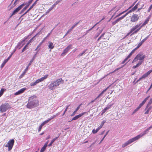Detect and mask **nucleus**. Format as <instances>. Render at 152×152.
<instances>
[{
  "instance_id": "f257e3e1",
  "label": "nucleus",
  "mask_w": 152,
  "mask_h": 152,
  "mask_svg": "<svg viewBox=\"0 0 152 152\" xmlns=\"http://www.w3.org/2000/svg\"><path fill=\"white\" fill-rule=\"evenodd\" d=\"M39 104V101L35 95H33L29 98L28 102L27 104V107L29 109H31L37 106Z\"/></svg>"
},
{
  "instance_id": "f03ea898",
  "label": "nucleus",
  "mask_w": 152,
  "mask_h": 152,
  "mask_svg": "<svg viewBox=\"0 0 152 152\" xmlns=\"http://www.w3.org/2000/svg\"><path fill=\"white\" fill-rule=\"evenodd\" d=\"M64 80L61 78L58 79L55 81H53L50 84L49 86V89L51 90H53L55 88L60 84L63 83Z\"/></svg>"
},
{
  "instance_id": "7ed1b4c3",
  "label": "nucleus",
  "mask_w": 152,
  "mask_h": 152,
  "mask_svg": "<svg viewBox=\"0 0 152 152\" xmlns=\"http://www.w3.org/2000/svg\"><path fill=\"white\" fill-rule=\"evenodd\" d=\"M142 136V134H140L136 137H134L132 139H129V140L126 141L125 143L122 145V147L124 148L125 146L128 145L130 144L133 142L135 141L138 140L140 137Z\"/></svg>"
},
{
  "instance_id": "20e7f679",
  "label": "nucleus",
  "mask_w": 152,
  "mask_h": 152,
  "mask_svg": "<svg viewBox=\"0 0 152 152\" xmlns=\"http://www.w3.org/2000/svg\"><path fill=\"white\" fill-rule=\"evenodd\" d=\"M38 51H37L36 53L34 56L33 58L31 59V61H30L29 63L28 66H27L26 69H25L24 72L22 73V74L19 77L20 78H22L23 76L24 75L25 73H26L27 71L28 70V69L29 67V66H30V65H31L32 62L34 61V60L35 58L36 57L37 55V54L38 53Z\"/></svg>"
},
{
  "instance_id": "39448f33",
  "label": "nucleus",
  "mask_w": 152,
  "mask_h": 152,
  "mask_svg": "<svg viewBox=\"0 0 152 152\" xmlns=\"http://www.w3.org/2000/svg\"><path fill=\"white\" fill-rule=\"evenodd\" d=\"M142 53H139L138 54L134 59L132 61V63L136 62L138 60L141 61L138 63L136 65L137 67L139 66L142 63Z\"/></svg>"
},
{
  "instance_id": "423d86ee",
  "label": "nucleus",
  "mask_w": 152,
  "mask_h": 152,
  "mask_svg": "<svg viewBox=\"0 0 152 152\" xmlns=\"http://www.w3.org/2000/svg\"><path fill=\"white\" fill-rule=\"evenodd\" d=\"M142 26V25L140 26L139 25H137L133 27L130 30V33H132L131 36L137 33L140 29Z\"/></svg>"
},
{
  "instance_id": "0eeeda50",
  "label": "nucleus",
  "mask_w": 152,
  "mask_h": 152,
  "mask_svg": "<svg viewBox=\"0 0 152 152\" xmlns=\"http://www.w3.org/2000/svg\"><path fill=\"white\" fill-rule=\"evenodd\" d=\"M14 142L15 140L14 139L10 140L8 141V142L5 143L4 144V145L6 147H8V151H10L12 149Z\"/></svg>"
},
{
  "instance_id": "6e6552de",
  "label": "nucleus",
  "mask_w": 152,
  "mask_h": 152,
  "mask_svg": "<svg viewBox=\"0 0 152 152\" xmlns=\"http://www.w3.org/2000/svg\"><path fill=\"white\" fill-rule=\"evenodd\" d=\"M48 76V75H45L43 77H42L40 78L34 82L31 83V86H34L36 85L37 84L43 81L45 79L47 78Z\"/></svg>"
},
{
  "instance_id": "1a4fd4ad",
  "label": "nucleus",
  "mask_w": 152,
  "mask_h": 152,
  "mask_svg": "<svg viewBox=\"0 0 152 152\" xmlns=\"http://www.w3.org/2000/svg\"><path fill=\"white\" fill-rule=\"evenodd\" d=\"M9 108L10 105L8 104H2L0 107V111L1 113L4 112L6 111Z\"/></svg>"
},
{
  "instance_id": "9d476101",
  "label": "nucleus",
  "mask_w": 152,
  "mask_h": 152,
  "mask_svg": "<svg viewBox=\"0 0 152 152\" xmlns=\"http://www.w3.org/2000/svg\"><path fill=\"white\" fill-rule=\"evenodd\" d=\"M152 103V98L150 100L147 106L146 107V109H147V110L145 113V114H147L148 113L149 111L152 108L151 106L149 107L150 105Z\"/></svg>"
},
{
  "instance_id": "9b49d317",
  "label": "nucleus",
  "mask_w": 152,
  "mask_h": 152,
  "mask_svg": "<svg viewBox=\"0 0 152 152\" xmlns=\"http://www.w3.org/2000/svg\"><path fill=\"white\" fill-rule=\"evenodd\" d=\"M72 46V45L71 44L68 46L63 51V52L61 54V56H65L66 54L68 52L69 50L70 49Z\"/></svg>"
},
{
  "instance_id": "f8f14e48",
  "label": "nucleus",
  "mask_w": 152,
  "mask_h": 152,
  "mask_svg": "<svg viewBox=\"0 0 152 152\" xmlns=\"http://www.w3.org/2000/svg\"><path fill=\"white\" fill-rule=\"evenodd\" d=\"M127 15V13H126L123 16L117 19H116L115 21L113 22L112 23V24L113 25H114L115 24L117 23L119 21L121 20L122 19H123Z\"/></svg>"
},
{
  "instance_id": "ddd939ff",
  "label": "nucleus",
  "mask_w": 152,
  "mask_h": 152,
  "mask_svg": "<svg viewBox=\"0 0 152 152\" xmlns=\"http://www.w3.org/2000/svg\"><path fill=\"white\" fill-rule=\"evenodd\" d=\"M39 0H36L35 2L32 4V5L30 7V8L27 10L23 15V16L26 14L28 13L33 7L37 4V2Z\"/></svg>"
},
{
  "instance_id": "4468645a",
  "label": "nucleus",
  "mask_w": 152,
  "mask_h": 152,
  "mask_svg": "<svg viewBox=\"0 0 152 152\" xmlns=\"http://www.w3.org/2000/svg\"><path fill=\"white\" fill-rule=\"evenodd\" d=\"M27 37L25 38L24 39H23V40L21 42H19L18 44V45L15 47V48H19V49H20V48L23 46V45H22L21 46H20L22 44L23 42H24L27 39Z\"/></svg>"
},
{
  "instance_id": "2eb2a0df",
  "label": "nucleus",
  "mask_w": 152,
  "mask_h": 152,
  "mask_svg": "<svg viewBox=\"0 0 152 152\" xmlns=\"http://www.w3.org/2000/svg\"><path fill=\"white\" fill-rule=\"evenodd\" d=\"M138 20L137 15H133L131 18V21L133 22H135Z\"/></svg>"
},
{
  "instance_id": "dca6fc26",
  "label": "nucleus",
  "mask_w": 152,
  "mask_h": 152,
  "mask_svg": "<svg viewBox=\"0 0 152 152\" xmlns=\"http://www.w3.org/2000/svg\"><path fill=\"white\" fill-rule=\"evenodd\" d=\"M25 89H26L24 88H22L19 91H18L17 92H16L15 93V95H17L20 94H21L23 93Z\"/></svg>"
},
{
  "instance_id": "f3484780",
  "label": "nucleus",
  "mask_w": 152,
  "mask_h": 152,
  "mask_svg": "<svg viewBox=\"0 0 152 152\" xmlns=\"http://www.w3.org/2000/svg\"><path fill=\"white\" fill-rule=\"evenodd\" d=\"M26 4H25L23 3L21 5H20L17 8H16L15 10L18 12L20 10H21L22 7Z\"/></svg>"
},
{
  "instance_id": "a211bd4d",
  "label": "nucleus",
  "mask_w": 152,
  "mask_h": 152,
  "mask_svg": "<svg viewBox=\"0 0 152 152\" xmlns=\"http://www.w3.org/2000/svg\"><path fill=\"white\" fill-rule=\"evenodd\" d=\"M110 86H109L107 87L98 96L96 97L97 99L100 97L101 96H102V95L110 87Z\"/></svg>"
},
{
  "instance_id": "6ab92c4d",
  "label": "nucleus",
  "mask_w": 152,
  "mask_h": 152,
  "mask_svg": "<svg viewBox=\"0 0 152 152\" xmlns=\"http://www.w3.org/2000/svg\"><path fill=\"white\" fill-rule=\"evenodd\" d=\"M142 106V102L139 105V106L137 107L133 112L132 113V114L135 113L136 112H137Z\"/></svg>"
},
{
  "instance_id": "aec40b11",
  "label": "nucleus",
  "mask_w": 152,
  "mask_h": 152,
  "mask_svg": "<svg viewBox=\"0 0 152 152\" xmlns=\"http://www.w3.org/2000/svg\"><path fill=\"white\" fill-rule=\"evenodd\" d=\"M151 15H149L147 18L146 19L145 22L143 23V26L145 25L148 23L150 19L151 18Z\"/></svg>"
},
{
  "instance_id": "412c9836",
  "label": "nucleus",
  "mask_w": 152,
  "mask_h": 152,
  "mask_svg": "<svg viewBox=\"0 0 152 152\" xmlns=\"http://www.w3.org/2000/svg\"><path fill=\"white\" fill-rule=\"evenodd\" d=\"M137 8V4L134 7H133L131 10H129L127 13V14L131 12L132 11H135Z\"/></svg>"
},
{
  "instance_id": "4be33fe9",
  "label": "nucleus",
  "mask_w": 152,
  "mask_h": 152,
  "mask_svg": "<svg viewBox=\"0 0 152 152\" xmlns=\"http://www.w3.org/2000/svg\"><path fill=\"white\" fill-rule=\"evenodd\" d=\"M30 4H31L29 3V2H28L27 4V5L25 7H24L21 10L20 12V13H23L25 10H26Z\"/></svg>"
},
{
  "instance_id": "5701e85b",
  "label": "nucleus",
  "mask_w": 152,
  "mask_h": 152,
  "mask_svg": "<svg viewBox=\"0 0 152 152\" xmlns=\"http://www.w3.org/2000/svg\"><path fill=\"white\" fill-rule=\"evenodd\" d=\"M152 72V69L150 70L143 75V78L147 77Z\"/></svg>"
},
{
  "instance_id": "b1692460",
  "label": "nucleus",
  "mask_w": 152,
  "mask_h": 152,
  "mask_svg": "<svg viewBox=\"0 0 152 152\" xmlns=\"http://www.w3.org/2000/svg\"><path fill=\"white\" fill-rule=\"evenodd\" d=\"M48 43L49 44L48 46L49 48L50 49H53L54 47L53 43L51 42H49Z\"/></svg>"
},
{
  "instance_id": "393cba45",
  "label": "nucleus",
  "mask_w": 152,
  "mask_h": 152,
  "mask_svg": "<svg viewBox=\"0 0 152 152\" xmlns=\"http://www.w3.org/2000/svg\"><path fill=\"white\" fill-rule=\"evenodd\" d=\"M58 137H55V138L53 139L51 141L50 143L48 145V146L49 147H50L52 146V144L53 143V142L58 138Z\"/></svg>"
},
{
  "instance_id": "a878e982",
  "label": "nucleus",
  "mask_w": 152,
  "mask_h": 152,
  "mask_svg": "<svg viewBox=\"0 0 152 152\" xmlns=\"http://www.w3.org/2000/svg\"><path fill=\"white\" fill-rule=\"evenodd\" d=\"M101 128L100 127V126H99L96 130H95L94 129H93L92 130L93 133V134L96 133Z\"/></svg>"
},
{
  "instance_id": "bb28decb",
  "label": "nucleus",
  "mask_w": 152,
  "mask_h": 152,
  "mask_svg": "<svg viewBox=\"0 0 152 152\" xmlns=\"http://www.w3.org/2000/svg\"><path fill=\"white\" fill-rule=\"evenodd\" d=\"M151 128H152V127H151V126H150L149 127L145 130V131L143 132V135L147 134L149 130Z\"/></svg>"
},
{
  "instance_id": "cd10ccee",
  "label": "nucleus",
  "mask_w": 152,
  "mask_h": 152,
  "mask_svg": "<svg viewBox=\"0 0 152 152\" xmlns=\"http://www.w3.org/2000/svg\"><path fill=\"white\" fill-rule=\"evenodd\" d=\"M8 61L6 59H5L3 62V63L1 64V68H2L5 65L6 63Z\"/></svg>"
},
{
  "instance_id": "c85d7f7f",
  "label": "nucleus",
  "mask_w": 152,
  "mask_h": 152,
  "mask_svg": "<svg viewBox=\"0 0 152 152\" xmlns=\"http://www.w3.org/2000/svg\"><path fill=\"white\" fill-rule=\"evenodd\" d=\"M50 121V119H48V120L45 121L43 122L41 124V125L42 126H43L45 124H46L48 123L49 121Z\"/></svg>"
},
{
  "instance_id": "c756f323",
  "label": "nucleus",
  "mask_w": 152,
  "mask_h": 152,
  "mask_svg": "<svg viewBox=\"0 0 152 152\" xmlns=\"http://www.w3.org/2000/svg\"><path fill=\"white\" fill-rule=\"evenodd\" d=\"M28 47V45H25V46L23 48L21 52L23 53V52H24L26 50L27 48H27V47Z\"/></svg>"
},
{
  "instance_id": "7c9ffc66",
  "label": "nucleus",
  "mask_w": 152,
  "mask_h": 152,
  "mask_svg": "<svg viewBox=\"0 0 152 152\" xmlns=\"http://www.w3.org/2000/svg\"><path fill=\"white\" fill-rule=\"evenodd\" d=\"M87 49H86L85 50L83 51L82 53L79 54L78 55V56L79 57L82 56L83 55V54L85 53L87 51Z\"/></svg>"
},
{
  "instance_id": "2f4dec72",
  "label": "nucleus",
  "mask_w": 152,
  "mask_h": 152,
  "mask_svg": "<svg viewBox=\"0 0 152 152\" xmlns=\"http://www.w3.org/2000/svg\"><path fill=\"white\" fill-rule=\"evenodd\" d=\"M106 122V121H103L101 123V124L99 126H100V127H101V128L104 125V124Z\"/></svg>"
},
{
  "instance_id": "473e14b6",
  "label": "nucleus",
  "mask_w": 152,
  "mask_h": 152,
  "mask_svg": "<svg viewBox=\"0 0 152 152\" xmlns=\"http://www.w3.org/2000/svg\"><path fill=\"white\" fill-rule=\"evenodd\" d=\"M142 44V40L138 44L137 46L136 47L137 48H139Z\"/></svg>"
},
{
  "instance_id": "72a5a7b5",
  "label": "nucleus",
  "mask_w": 152,
  "mask_h": 152,
  "mask_svg": "<svg viewBox=\"0 0 152 152\" xmlns=\"http://www.w3.org/2000/svg\"><path fill=\"white\" fill-rule=\"evenodd\" d=\"M46 147L43 146L41 149L40 152H44L46 148Z\"/></svg>"
},
{
  "instance_id": "f704fd0d",
  "label": "nucleus",
  "mask_w": 152,
  "mask_h": 152,
  "mask_svg": "<svg viewBox=\"0 0 152 152\" xmlns=\"http://www.w3.org/2000/svg\"><path fill=\"white\" fill-rule=\"evenodd\" d=\"M6 90V89H5L4 88H2L1 89V91H0V93L1 94L3 95V94L4 93V91H5Z\"/></svg>"
},
{
  "instance_id": "c9c22d12",
  "label": "nucleus",
  "mask_w": 152,
  "mask_h": 152,
  "mask_svg": "<svg viewBox=\"0 0 152 152\" xmlns=\"http://www.w3.org/2000/svg\"><path fill=\"white\" fill-rule=\"evenodd\" d=\"M113 105V104H108L106 107L107 108V109L108 110L110 108H111V107H112V106Z\"/></svg>"
},
{
  "instance_id": "e433bc0d",
  "label": "nucleus",
  "mask_w": 152,
  "mask_h": 152,
  "mask_svg": "<svg viewBox=\"0 0 152 152\" xmlns=\"http://www.w3.org/2000/svg\"><path fill=\"white\" fill-rule=\"evenodd\" d=\"M78 118H79L78 117V116L77 115L75 116L72 119V121L76 120Z\"/></svg>"
},
{
  "instance_id": "4c0bfd02",
  "label": "nucleus",
  "mask_w": 152,
  "mask_h": 152,
  "mask_svg": "<svg viewBox=\"0 0 152 152\" xmlns=\"http://www.w3.org/2000/svg\"><path fill=\"white\" fill-rule=\"evenodd\" d=\"M126 11H123V12L119 13V14H118L114 18H116L117 17H118L120 16V15H121L122 14H124V12H126Z\"/></svg>"
},
{
  "instance_id": "58836bf2",
  "label": "nucleus",
  "mask_w": 152,
  "mask_h": 152,
  "mask_svg": "<svg viewBox=\"0 0 152 152\" xmlns=\"http://www.w3.org/2000/svg\"><path fill=\"white\" fill-rule=\"evenodd\" d=\"M102 30L100 31H99V33H97V34H96L95 35V38H97V37H98V36L102 32Z\"/></svg>"
},
{
  "instance_id": "ea45409f",
  "label": "nucleus",
  "mask_w": 152,
  "mask_h": 152,
  "mask_svg": "<svg viewBox=\"0 0 152 152\" xmlns=\"http://www.w3.org/2000/svg\"><path fill=\"white\" fill-rule=\"evenodd\" d=\"M86 113V112H83L82 113H80L79 114V115H78V117L79 118L81 117L82 116H83V115H84V114Z\"/></svg>"
},
{
  "instance_id": "a19ab883",
  "label": "nucleus",
  "mask_w": 152,
  "mask_h": 152,
  "mask_svg": "<svg viewBox=\"0 0 152 152\" xmlns=\"http://www.w3.org/2000/svg\"><path fill=\"white\" fill-rule=\"evenodd\" d=\"M18 12L16 11L15 10H14V11L12 13V14L10 17H11L12 16L15 15V14H16Z\"/></svg>"
},
{
  "instance_id": "79ce46f5",
  "label": "nucleus",
  "mask_w": 152,
  "mask_h": 152,
  "mask_svg": "<svg viewBox=\"0 0 152 152\" xmlns=\"http://www.w3.org/2000/svg\"><path fill=\"white\" fill-rule=\"evenodd\" d=\"M18 12L16 11L15 10H14V11L12 13V14L10 17H11L12 16L15 15V14H16Z\"/></svg>"
},
{
  "instance_id": "37998d69",
  "label": "nucleus",
  "mask_w": 152,
  "mask_h": 152,
  "mask_svg": "<svg viewBox=\"0 0 152 152\" xmlns=\"http://www.w3.org/2000/svg\"><path fill=\"white\" fill-rule=\"evenodd\" d=\"M59 114V113H58L56 114V115H53V116L51 118H49V119H50V120H51L52 119H53L54 117H56Z\"/></svg>"
},
{
  "instance_id": "c03bdc74",
  "label": "nucleus",
  "mask_w": 152,
  "mask_h": 152,
  "mask_svg": "<svg viewBox=\"0 0 152 152\" xmlns=\"http://www.w3.org/2000/svg\"><path fill=\"white\" fill-rule=\"evenodd\" d=\"M60 2L58 0L53 5V6L54 7L56 6V5L58 3H59Z\"/></svg>"
},
{
  "instance_id": "a18cd8bd",
  "label": "nucleus",
  "mask_w": 152,
  "mask_h": 152,
  "mask_svg": "<svg viewBox=\"0 0 152 152\" xmlns=\"http://www.w3.org/2000/svg\"><path fill=\"white\" fill-rule=\"evenodd\" d=\"M71 30H68L66 33L65 35L64 36L63 38H64L70 32H71Z\"/></svg>"
},
{
  "instance_id": "49530a36",
  "label": "nucleus",
  "mask_w": 152,
  "mask_h": 152,
  "mask_svg": "<svg viewBox=\"0 0 152 152\" xmlns=\"http://www.w3.org/2000/svg\"><path fill=\"white\" fill-rule=\"evenodd\" d=\"M13 52H12L10 56L7 59V60L8 61L11 58V57H12V55H13Z\"/></svg>"
},
{
  "instance_id": "de8ad7c7",
  "label": "nucleus",
  "mask_w": 152,
  "mask_h": 152,
  "mask_svg": "<svg viewBox=\"0 0 152 152\" xmlns=\"http://www.w3.org/2000/svg\"><path fill=\"white\" fill-rule=\"evenodd\" d=\"M82 105V104H81L79 105V106L77 108L75 109V111L76 112H77V111L80 108L81 105Z\"/></svg>"
},
{
  "instance_id": "09e8293b",
  "label": "nucleus",
  "mask_w": 152,
  "mask_h": 152,
  "mask_svg": "<svg viewBox=\"0 0 152 152\" xmlns=\"http://www.w3.org/2000/svg\"><path fill=\"white\" fill-rule=\"evenodd\" d=\"M42 43V42H41L38 45V46L35 49V50L36 51V50H37L38 49V48L41 46V45Z\"/></svg>"
},
{
  "instance_id": "8fccbe9b",
  "label": "nucleus",
  "mask_w": 152,
  "mask_h": 152,
  "mask_svg": "<svg viewBox=\"0 0 152 152\" xmlns=\"http://www.w3.org/2000/svg\"><path fill=\"white\" fill-rule=\"evenodd\" d=\"M42 126H42L41 125L39 126V128L38 129L39 132H40L41 131Z\"/></svg>"
},
{
  "instance_id": "3c124183",
  "label": "nucleus",
  "mask_w": 152,
  "mask_h": 152,
  "mask_svg": "<svg viewBox=\"0 0 152 152\" xmlns=\"http://www.w3.org/2000/svg\"><path fill=\"white\" fill-rule=\"evenodd\" d=\"M33 39V38H31V39H30L28 41V43H27V44L26 45H28V44L31 42V41H32V40Z\"/></svg>"
},
{
  "instance_id": "603ef678",
  "label": "nucleus",
  "mask_w": 152,
  "mask_h": 152,
  "mask_svg": "<svg viewBox=\"0 0 152 152\" xmlns=\"http://www.w3.org/2000/svg\"><path fill=\"white\" fill-rule=\"evenodd\" d=\"M48 142H49V141H47L45 143V145H44V146L45 147H46V148L47 146H48Z\"/></svg>"
},
{
  "instance_id": "864d4df0",
  "label": "nucleus",
  "mask_w": 152,
  "mask_h": 152,
  "mask_svg": "<svg viewBox=\"0 0 152 152\" xmlns=\"http://www.w3.org/2000/svg\"><path fill=\"white\" fill-rule=\"evenodd\" d=\"M77 112H76L75 110L71 114V116H74L76 113Z\"/></svg>"
},
{
  "instance_id": "5fc2aeb1",
  "label": "nucleus",
  "mask_w": 152,
  "mask_h": 152,
  "mask_svg": "<svg viewBox=\"0 0 152 152\" xmlns=\"http://www.w3.org/2000/svg\"><path fill=\"white\" fill-rule=\"evenodd\" d=\"M97 99V98H96L94 100L91 101V102L89 104H90L91 103L94 102L95 100H96Z\"/></svg>"
},
{
  "instance_id": "6e6d98bb",
  "label": "nucleus",
  "mask_w": 152,
  "mask_h": 152,
  "mask_svg": "<svg viewBox=\"0 0 152 152\" xmlns=\"http://www.w3.org/2000/svg\"><path fill=\"white\" fill-rule=\"evenodd\" d=\"M149 36L146 37L145 38L143 39V42L147 40V39L148 38Z\"/></svg>"
},
{
  "instance_id": "4d7b16f0",
  "label": "nucleus",
  "mask_w": 152,
  "mask_h": 152,
  "mask_svg": "<svg viewBox=\"0 0 152 152\" xmlns=\"http://www.w3.org/2000/svg\"><path fill=\"white\" fill-rule=\"evenodd\" d=\"M54 7H55L53 5L52 7L49 9V11L50 12Z\"/></svg>"
},
{
  "instance_id": "13d9d810",
  "label": "nucleus",
  "mask_w": 152,
  "mask_h": 152,
  "mask_svg": "<svg viewBox=\"0 0 152 152\" xmlns=\"http://www.w3.org/2000/svg\"><path fill=\"white\" fill-rule=\"evenodd\" d=\"M132 54L131 52H130V53L129 54L128 56H127L128 57V58H129L132 55Z\"/></svg>"
},
{
  "instance_id": "bf43d9fd",
  "label": "nucleus",
  "mask_w": 152,
  "mask_h": 152,
  "mask_svg": "<svg viewBox=\"0 0 152 152\" xmlns=\"http://www.w3.org/2000/svg\"><path fill=\"white\" fill-rule=\"evenodd\" d=\"M116 7H113L112 9L110 11H109L108 12V13H110L111 12H112V11H113V10H115L116 8Z\"/></svg>"
},
{
  "instance_id": "052dcab7",
  "label": "nucleus",
  "mask_w": 152,
  "mask_h": 152,
  "mask_svg": "<svg viewBox=\"0 0 152 152\" xmlns=\"http://www.w3.org/2000/svg\"><path fill=\"white\" fill-rule=\"evenodd\" d=\"M119 9H117L115 11V12L113 14V15H112L111 18V19L113 17V16H114V15H115V14L116 12H117L118 10H119Z\"/></svg>"
},
{
  "instance_id": "680f3d73",
  "label": "nucleus",
  "mask_w": 152,
  "mask_h": 152,
  "mask_svg": "<svg viewBox=\"0 0 152 152\" xmlns=\"http://www.w3.org/2000/svg\"><path fill=\"white\" fill-rule=\"evenodd\" d=\"M142 76H141L140 78H139V79L137 80V82H139L140 80H142Z\"/></svg>"
},
{
  "instance_id": "e2e57ef3",
  "label": "nucleus",
  "mask_w": 152,
  "mask_h": 152,
  "mask_svg": "<svg viewBox=\"0 0 152 152\" xmlns=\"http://www.w3.org/2000/svg\"><path fill=\"white\" fill-rule=\"evenodd\" d=\"M69 105H67L66 106V107L65 110V111L66 112V111L67 110V109L68 108V107H69Z\"/></svg>"
},
{
  "instance_id": "0e129e2a",
  "label": "nucleus",
  "mask_w": 152,
  "mask_h": 152,
  "mask_svg": "<svg viewBox=\"0 0 152 152\" xmlns=\"http://www.w3.org/2000/svg\"><path fill=\"white\" fill-rule=\"evenodd\" d=\"M105 111L104 110H103L102 111V115H103L104 113H105Z\"/></svg>"
},
{
  "instance_id": "69168bd1",
  "label": "nucleus",
  "mask_w": 152,
  "mask_h": 152,
  "mask_svg": "<svg viewBox=\"0 0 152 152\" xmlns=\"http://www.w3.org/2000/svg\"><path fill=\"white\" fill-rule=\"evenodd\" d=\"M149 97H150L149 96H148L146 98H145V99L144 100H146V101Z\"/></svg>"
},
{
  "instance_id": "338daca9",
  "label": "nucleus",
  "mask_w": 152,
  "mask_h": 152,
  "mask_svg": "<svg viewBox=\"0 0 152 152\" xmlns=\"http://www.w3.org/2000/svg\"><path fill=\"white\" fill-rule=\"evenodd\" d=\"M79 22H78L77 23H76L75 24V25H74L76 27L79 23Z\"/></svg>"
},
{
  "instance_id": "774afa93",
  "label": "nucleus",
  "mask_w": 152,
  "mask_h": 152,
  "mask_svg": "<svg viewBox=\"0 0 152 152\" xmlns=\"http://www.w3.org/2000/svg\"><path fill=\"white\" fill-rule=\"evenodd\" d=\"M50 137V135H49L46 138V140H48L49 139Z\"/></svg>"
}]
</instances>
